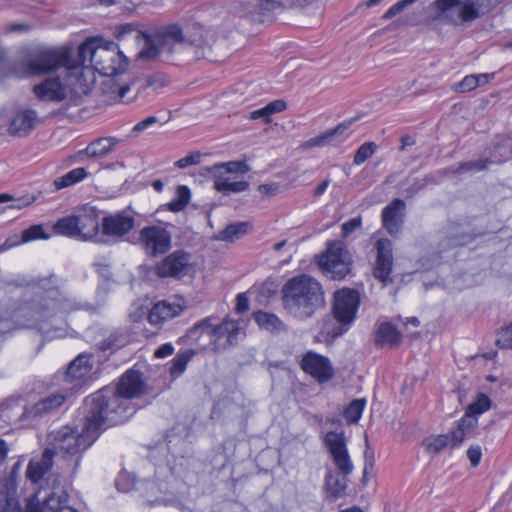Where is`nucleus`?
Masks as SVG:
<instances>
[{
	"instance_id": "57",
	"label": "nucleus",
	"mask_w": 512,
	"mask_h": 512,
	"mask_svg": "<svg viewBox=\"0 0 512 512\" xmlns=\"http://www.w3.org/2000/svg\"><path fill=\"white\" fill-rule=\"evenodd\" d=\"M362 224V220L360 217H355L349 219L347 222L342 224V237L347 238L351 235L356 229H358Z\"/></svg>"
},
{
	"instance_id": "32",
	"label": "nucleus",
	"mask_w": 512,
	"mask_h": 512,
	"mask_svg": "<svg viewBox=\"0 0 512 512\" xmlns=\"http://www.w3.org/2000/svg\"><path fill=\"white\" fill-rule=\"evenodd\" d=\"M400 338L401 335L397 328L389 322H384L376 330L375 344L377 346L394 345L400 341Z\"/></svg>"
},
{
	"instance_id": "28",
	"label": "nucleus",
	"mask_w": 512,
	"mask_h": 512,
	"mask_svg": "<svg viewBox=\"0 0 512 512\" xmlns=\"http://www.w3.org/2000/svg\"><path fill=\"white\" fill-rule=\"evenodd\" d=\"M478 425V420L475 417L469 415L462 416L457 421V426L453 429L449 435L450 447H459L466 437L470 436Z\"/></svg>"
},
{
	"instance_id": "33",
	"label": "nucleus",
	"mask_w": 512,
	"mask_h": 512,
	"mask_svg": "<svg viewBox=\"0 0 512 512\" xmlns=\"http://www.w3.org/2000/svg\"><path fill=\"white\" fill-rule=\"evenodd\" d=\"M130 342L129 335L122 330L111 332L106 338L99 342L98 347L102 351H117Z\"/></svg>"
},
{
	"instance_id": "46",
	"label": "nucleus",
	"mask_w": 512,
	"mask_h": 512,
	"mask_svg": "<svg viewBox=\"0 0 512 512\" xmlns=\"http://www.w3.org/2000/svg\"><path fill=\"white\" fill-rule=\"evenodd\" d=\"M496 345L500 349L512 350V321L498 331Z\"/></svg>"
},
{
	"instance_id": "24",
	"label": "nucleus",
	"mask_w": 512,
	"mask_h": 512,
	"mask_svg": "<svg viewBox=\"0 0 512 512\" xmlns=\"http://www.w3.org/2000/svg\"><path fill=\"white\" fill-rule=\"evenodd\" d=\"M54 464L53 451L46 448L40 458H33L29 461L26 476L32 483H38L48 477Z\"/></svg>"
},
{
	"instance_id": "64",
	"label": "nucleus",
	"mask_w": 512,
	"mask_h": 512,
	"mask_svg": "<svg viewBox=\"0 0 512 512\" xmlns=\"http://www.w3.org/2000/svg\"><path fill=\"white\" fill-rule=\"evenodd\" d=\"M39 502L35 501L34 498H29L26 500L25 511L24 512H40Z\"/></svg>"
},
{
	"instance_id": "63",
	"label": "nucleus",
	"mask_w": 512,
	"mask_h": 512,
	"mask_svg": "<svg viewBox=\"0 0 512 512\" xmlns=\"http://www.w3.org/2000/svg\"><path fill=\"white\" fill-rule=\"evenodd\" d=\"M236 311L238 313L246 312L249 309V300L245 294H238L236 297Z\"/></svg>"
},
{
	"instance_id": "7",
	"label": "nucleus",
	"mask_w": 512,
	"mask_h": 512,
	"mask_svg": "<svg viewBox=\"0 0 512 512\" xmlns=\"http://www.w3.org/2000/svg\"><path fill=\"white\" fill-rule=\"evenodd\" d=\"M317 264L324 275L339 281L351 273L353 260L343 242L335 240L327 244V249L318 258Z\"/></svg>"
},
{
	"instance_id": "34",
	"label": "nucleus",
	"mask_w": 512,
	"mask_h": 512,
	"mask_svg": "<svg viewBox=\"0 0 512 512\" xmlns=\"http://www.w3.org/2000/svg\"><path fill=\"white\" fill-rule=\"evenodd\" d=\"M53 230L56 234L79 240L78 225L76 215H69L60 218L54 225Z\"/></svg>"
},
{
	"instance_id": "27",
	"label": "nucleus",
	"mask_w": 512,
	"mask_h": 512,
	"mask_svg": "<svg viewBox=\"0 0 512 512\" xmlns=\"http://www.w3.org/2000/svg\"><path fill=\"white\" fill-rule=\"evenodd\" d=\"M79 240H92L98 236L99 221L94 209L76 215Z\"/></svg>"
},
{
	"instance_id": "56",
	"label": "nucleus",
	"mask_w": 512,
	"mask_h": 512,
	"mask_svg": "<svg viewBox=\"0 0 512 512\" xmlns=\"http://www.w3.org/2000/svg\"><path fill=\"white\" fill-rule=\"evenodd\" d=\"M201 154L199 152H193L189 155L179 159L175 165L178 168L184 169L192 165H196L200 162Z\"/></svg>"
},
{
	"instance_id": "13",
	"label": "nucleus",
	"mask_w": 512,
	"mask_h": 512,
	"mask_svg": "<svg viewBox=\"0 0 512 512\" xmlns=\"http://www.w3.org/2000/svg\"><path fill=\"white\" fill-rule=\"evenodd\" d=\"M45 486L46 487L41 485V491L38 493L41 494L42 491L44 492L42 503H39L40 512L57 511L60 508L68 506L67 502L69 495L59 474L48 475L45 479ZM32 498H34L35 501L40 502L36 499L37 495Z\"/></svg>"
},
{
	"instance_id": "4",
	"label": "nucleus",
	"mask_w": 512,
	"mask_h": 512,
	"mask_svg": "<svg viewBox=\"0 0 512 512\" xmlns=\"http://www.w3.org/2000/svg\"><path fill=\"white\" fill-rule=\"evenodd\" d=\"M281 301L285 312L298 321H307L325 307L321 283L307 274L288 279L281 289Z\"/></svg>"
},
{
	"instance_id": "60",
	"label": "nucleus",
	"mask_w": 512,
	"mask_h": 512,
	"mask_svg": "<svg viewBox=\"0 0 512 512\" xmlns=\"http://www.w3.org/2000/svg\"><path fill=\"white\" fill-rule=\"evenodd\" d=\"M266 106H267V109H268L270 115H272L274 113H279V112L284 111L287 108V103L282 99H277V100L271 101Z\"/></svg>"
},
{
	"instance_id": "55",
	"label": "nucleus",
	"mask_w": 512,
	"mask_h": 512,
	"mask_svg": "<svg viewBox=\"0 0 512 512\" xmlns=\"http://www.w3.org/2000/svg\"><path fill=\"white\" fill-rule=\"evenodd\" d=\"M21 466H22V462L20 460L16 461L15 464L13 465L11 471L9 472V474L0 478V482H5V483L11 482L14 485L15 490H17V487H18L17 479L19 476Z\"/></svg>"
},
{
	"instance_id": "31",
	"label": "nucleus",
	"mask_w": 512,
	"mask_h": 512,
	"mask_svg": "<svg viewBox=\"0 0 512 512\" xmlns=\"http://www.w3.org/2000/svg\"><path fill=\"white\" fill-rule=\"evenodd\" d=\"M254 320L263 330L279 334L287 331L286 324L274 313L258 311L254 313Z\"/></svg>"
},
{
	"instance_id": "2",
	"label": "nucleus",
	"mask_w": 512,
	"mask_h": 512,
	"mask_svg": "<svg viewBox=\"0 0 512 512\" xmlns=\"http://www.w3.org/2000/svg\"><path fill=\"white\" fill-rule=\"evenodd\" d=\"M132 33L135 34V39L144 40L143 48L138 55L140 59H160L172 64L182 61L183 55L193 48H211L215 42L214 32L198 23H173L161 26L150 34L139 31L135 25L127 23L116 28L115 36L117 39H123Z\"/></svg>"
},
{
	"instance_id": "36",
	"label": "nucleus",
	"mask_w": 512,
	"mask_h": 512,
	"mask_svg": "<svg viewBox=\"0 0 512 512\" xmlns=\"http://www.w3.org/2000/svg\"><path fill=\"white\" fill-rule=\"evenodd\" d=\"M195 351L192 349H188L182 352H178L176 356L171 360V365L169 368L170 375L173 378L179 377L187 367V364L194 357Z\"/></svg>"
},
{
	"instance_id": "61",
	"label": "nucleus",
	"mask_w": 512,
	"mask_h": 512,
	"mask_svg": "<svg viewBox=\"0 0 512 512\" xmlns=\"http://www.w3.org/2000/svg\"><path fill=\"white\" fill-rule=\"evenodd\" d=\"M174 352V347L171 343H165L161 346H159L155 352H154V356L156 358H165L167 356H170L172 355Z\"/></svg>"
},
{
	"instance_id": "26",
	"label": "nucleus",
	"mask_w": 512,
	"mask_h": 512,
	"mask_svg": "<svg viewBox=\"0 0 512 512\" xmlns=\"http://www.w3.org/2000/svg\"><path fill=\"white\" fill-rule=\"evenodd\" d=\"M348 475L336 473L328 469L325 474L324 487L327 492V500L333 502L344 496L348 486Z\"/></svg>"
},
{
	"instance_id": "42",
	"label": "nucleus",
	"mask_w": 512,
	"mask_h": 512,
	"mask_svg": "<svg viewBox=\"0 0 512 512\" xmlns=\"http://www.w3.org/2000/svg\"><path fill=\"white\" fill-rule=\"evenodd\" d=\"M423 446L430 454H437L450 446L449 435H437L428 437L423 441Z\"/></svg>"
},
{
	"instance_id": "5",
	"label": "nucleus",
	"mask_w": 512,
	"mask_h": 512,
	"mask_svg": "<svg viewBox=\"0 0 512 512\" xmlns=\"http://www.w3.org/2000/svg\"><path fill=\"white\" fill-rule=\"evenodd\" d=\"M98 46L94 40H86L78 47L77 60L72 59L71 51L67 48H47L40 50L24 63L23 71H15L17 75H45L64 67L69 78L75 76L77 70L87 60L94 66V54Z\"/></svg>"
},
{
	"instance_id": "18",
	"label": "nucleus",
	"mask_w": 512,
	"mask_h": 512,
	"mask_svg": "<svg viewBox=\"0 0 512 512\" xmlns=\"http://www.w3.org/2000/svg\"><path fill=\"white\" fill-rule=\"evenodd\" d=\"M92 367L90 355H78L70 362L65 373L62 375L63 381L69 385L66 388H73V393L78 390L82 386L83 379L90 374Z\"/></svg>"
},
{
	"instance_id": "41",
	"label": "nucleus",
	"mask_w": 512,
	"mask_h": 512,
	"mask_svg": "<svg viewBox=\"0 0 512 512\" xmlns=\"http://www.w3.org/2000/svg\"><path fill=\"white\" fill-rule=\"evenodd\" d=\"M249 226L250 224L248 222L230 224L220 232L219 239L227 242H233L234 239L238 238L240 235L245 234Z\"/></svg>"
},
{
	"instance_id": "44",
	"label": "nucleus",
	"mask_w": 512,
	"mask_h": 512,
	"mask_svg": "<svg viewBox=\"0 0 512 512\" xmlns=\"http://www.w3.org/2000/svg\"><path fill=\"white\" fill-rule=\"evenodd\" d=\"M249 187V182L247 181H234L232 183L226 184L224 182L215 181L214 188L224 195H229L230 193H238L247 190Z\"/></svg>"
},
{
	"instance_id": "48",
	"label": "nucleus",
	"mask_w": 512,
	"mask_h": 512,
	"mask_svg": "<svg viewBox=\"0 0 512 512\" xmlns=\"http://www.w3.org/2000/svg\"><path fill=\"white\" fill-rule=\"evenodd\" d=\"M22 242H30L37 239H47L49 235L45 233L42 225H33L22 232Z\"/></svg>"
},
{
	"instance_id": "52",
	"label": "nucleus",
	"mask_w": 512,
	"mask_h": 512,
	"mask_svg": "<svg viewBox=\"0 0 512 512\" xmlns=\"http://www.w3.org/2000/svg\"><path fill=\"white\" fill-rule=\"evenodd\" d=\"M281 7L282 3L279 0H259L257 5L258 13L263 16H267Z\"/></svg>"
},
{
	"instance_id": "11",
	"label": "nucleus",
	"mask_w": 512,
	"mask_h": 512,
	"mask_svg": "<svg viewBox=\"0 0 512 512\" xmlns=\"http://www.w3.org/2000/svg\"><path fill=\"white\" fill-rule=\"evenodd\" d=\"M94 56L96 58L94 68L104 76L113 77L122 74L129 65L128 58L114 42H108L103 46L99 45Z\"/></svg>"
},
{
	"instance_id": "40",
	"label": "nucleus",
	"mask_w": 512,
	"mask_h": 512,
	"mask_svg": "<svg viewBox=\"0 0 512 512\" xmlns=\"http://www.w3.org/2000/svg\"><path fill=\"white\" fill-rule=\"evenodd\" d=\"M491 407V400L490 398L484 394L480 393L478 394L476 400L469 404V406L466 409V412L464 415H469L470 417H475L477 415H480L486 411H488Z\"/></svg>"
},
{
	"instance_id": "39",
	"label": "nucleus",
	"mask_w": 512,
	"mask_h": 512,
	"mask_svg": "<svg viewBox=\"0 0 512 512\" xmlns=\"http://www.w3.org/2000/svg\"><path fill=\"white\" fill-rule=\"evenodd\" d=\"M365 404V399H354L351 401L343 412L346 421L350 424L357 423L362 416Z\"/></svg>"
},
{
	"instance_id": "35",
	"label": "nucleus",
	"mask_w": 512,
	"mask_h": 512,
	"mask_svg": "<svg viewBox=\"0 0 512 512\" xmlns=\"http://www.w3.org/2000/svg\"><path fill=\"white\" fill-rule=\"evenodd\" d=\"M87 175L88 173L85 168L78 167L69 171L63 176L56 178L53 182V185L55 186L56 190L67 188L81 182L87 177Z\"/></svg>"
},
{
	"instance_id": "45",
	"label": "nucleus",
	"mask_w": 512,
	"mask_h": 512,
	"mask_svg": "<svg viewBox=\"0 0 512 512\" xmlns=\"http://www.w3.org/2000/svg\"><path fill=\"white\" fill-rule=\"evenodd\" d=\"M377 149V145L374 142L363 143L355 152L353 163L355 165H361L368 158H370Z\"/></svg>"
},
{
	"instance_id": "29",
	"label": "nucleus",
	"mask_w": 512,
	"mask_h": 512,
	"mask_svg": "<svg viewBox=\"0 0 512 512\" xmlns=\"http://www.w3.org/2000/svg\"><path fill=\"white\" fill-rule=\"evenodd\" d=\"M18 498L17 490L10 483L0 482V512H24Z\"/></svg>"
},
{
	"instance_id": "16",
	"label": "nucleus",
	"mask_w": 512,
	"mask_h": 512,
	"mask_svg": "<svg viewBox=\"0 0 512 512\" xmlns=\"http://www.w3.org/2000/svg\"><path fill=\"white\" fill-rule=\"evenodd\" d=\"M376 259L373 269L374 277L380 282L392 283L393 244L388 238H380L375 243Z\"/></svg>"
},
{
	"instance_id": "62",
	"label": "nucleus",
	"mask_w": 512,
	"mask_h": 512,
	"mask_svg": "<svg viewBox=\"0 0 512 512\" xmlns=\"http://www.w3.org/2000/svg\"><path fill=\"white\" fill-rule=\"evenodd\" d=\"M270 113L267 109V106H264L263 108L254 110L250 113V119L257 120V119H263L265 123H270Z\"/></svg>"
},
{
	"instance_id": "25",
	"label": "nucleus",
	"mask_w": 512,
	"mask_h": 512,
	"mask_svg": "<svg viewBox=\"0 0 512 512\" xmlns=\"http://www.w3.org/2000/svg\"><path fill=\"white\" fill-rule=\"evenodd\" d=\"M250 168L244 161H229L218 163L211 167H207L206 171L213 177L214 182L220 181L229 184L232 183L233 174H246Z\"/></svg>"
},
{
	"instance_id": "21",
	"label": "nucleus",
	"mask_w": 512,
	"mask_h": 512,
	"mask_svg": "<svg viewBox=\"0 0 512 512\" xmlns=\"http://www.w3.org/2000/svg\"><path fill=\"white\" fill-rule=\"evenodd\" d=\"M405 202L396 198L382 210L383 227L391 236H396L402 230L404 223Z\"/></svg>"
},
{
	"instance_id": "54",
	"label": "nucleus",
	"mask_w": 512,
	"mask_h": 512,
	"mask_svg": "<svg viewBox=\"0 0 512 512\" xmlns=\"http://www.w3.org/2000/svg\"><path fill=\"white\" fill-rule=\"evenodd\" d=\"M146 502L149 506L164 505V506H175V507L179 508L180 510L185 509V506L179 500H177L175 498H166V497L155 498V499L147 498Z\"/></svg>"
},
{
	"instance_id": "49",
	"label": "nucleus",
	"mask_w": 512,
	"mask_h": 512,
	"mask_svg": "<svg viewBox=\"0 0 512 512\" xmlns=\"http://www.w3.org/2000/svg\"><path fill=\"white\" fill-rule=\"evenodd\" d=\"M493 161L488 158L478 159L474 161L461 162L458 171H483L488 168V165Z\"/></svg>"
},
{
	"instance_id": "9",
	"label": "nucleus",
	"mask_w": 512,
	"mask_h": 512,
	"mask_svg": "<svg viewBox=\"0 0 512 512\" xmlns=\"http://www.w3.org/2000/svg\"><path fill=\"white\" fill-rule=\"evenodd\" d=\"M138 245L150 259L165 255L172 248V233L161 225H148L140 229Z\"/></svg>"
},
{
	"instance_id": "58",
	"label": "nucleus",
	"mask_w": 512,
	"mask_h": 512,
	"mask_svg": "<svg viewBox=\"0 0 512 512\" xmlns=\"http://www.w3.org/2000/svg\"><path fill=\"white\" fill-rule=\"evenodd\" d=\"M158 122V118L156 116H149L145 118L144 120L138 122L132 129V133L138 134L140 132L145 131L152 125L156 124Z\"/></svg>"
},
{
	"instance_id": "50",
	"label": "nucleus",
	"mask_w": 512,
	"mask_h": 512,
	"mask_svg": "<svg viewBox=\"0 0 512 512\" xmlns=\"http://www.w3.org/2000/svg\"><path fill=\"white\" fill-rule=\"evenodd\" d=\"M479 87V81L476 78V75H467L465 76L458 84L455 86V90L457 92H470Z\"/></svg>"
},
{
	"instance_id": "8",
	"label": "nucleus",
	"mask_w": 512,
	"mask_h": 512,
	"mask_svg": "<svg viewBox=\"0 0 512 512\" xmlns=\"http://www.w3.org/2000/svg\"><path fill=\"white\" fill-rule=\"evenodd\" d=\"M360 302V294L356 289L342 288L334 293L332 313L341 326L337 332H334V337L342 335L354 322Z\"/></svg>"
},
{
	"instance_id": "22",
	"label": "nucleus",
	"mask_w": 512,
	"mask_h": 512,
	"mask_svg": "<svg viewBox=\"0 0 512 512\" xmlns=\"http://www.w3.org/2000/svg\"><path fill=\"white\" fill-rule=\"evenodd\" d=\"M184 310L180 301L163 300L156 303L148 313L147 319L151 325L160 326L168 320L179 316Z\"/></svg>"
},
{
	"instance_id": "3",
	"label": "nucleus",
	"mask_w": 512,
	"mask_h": 512,
	"mask_svg": "<svg viewBox=\"0 0 512 512\" xmlns=\"http://www.w3.org/2000/svg\"><path fill=\"white\" fill-rule=\"evenodd\" d=\"M27 285L32 286L36 298L30 304L19 308L13 317L15 322L22 327L38 328L40 331H44L40 322L55 316L59 312L70 313L85 310L91 313H99L106 302L107 291L102 288L97 289L98 300L95 304L78 301L60 289L54 274L33 279Z\"/></svg>"
},
{
	"instance_id": "20",
	"label": "nucleus",
	"mask_w": 512,
	"mask_h": 512,
	"mask_svg": "<svg viewBox=\"0 0 512 512\" xmlns=\"http://www.w3.org/2000/svg\"><path fill=\"white\" fill-rule=\"evenodd\" d=\"M354 119L346 120L336 127L325 131L324 133L317 135L307 140L304 144V148L323 147L326 145H337L344 142L348 138V129L353 124Z\"/></svg>"
},
{
	"instance_id": "51",
	"label": "nucleus",
	"mask_w": 512,
	"mask_h": 512,
	"mask_svg": "<svg viewBox=\"0 0 512 512\" xmlns=\"http://www.w3.org/2000/svg\"><path fill=\"white\" fill-rule=\"evenodd\" d=\"M23 398L20 395H13L11 397L6 398L0 403V412L3 416L10 417L9 415H5L6 412L13 411L16 408L21 406Z\"/></svg>"
},
{
	"instance_id": "1",
	"label": "nucleus",
	"mask_w": 512,
	"mask_h": 512,
	"mask_svg": "<svg viewBox=\"0 0 512 512\" xmlns=\"http://www.w3.org/2000/svg\"><path fill=\"white\" fill-rule=\"evenodd\" d=\"M145 393L142 373L129 369L115 386H106L84 400V423L81 432L71 426H63L51 433L53 456L73 460L72 473L80 467L83 453L93 445L108 426L125 423L137 407L133 400Z\"/></svg>"
},
{
	"instance_id": "15",
	"label": "nucleus",
	"mask_w": 512,
	"mask_h": 512,
	"mask_svg": "<svg viewBox=\"0 0 512 512\" xmlns=\"http://www.w3.org/2000/svg\"><path fill=\"white\" fill-rule=\"evenodd\" d=\"M191 254L183 249L175 250L164 256L154 266V273L159 278H181L187 273Z\"/></svg>"
},
{
	"instance_id": "53",
	"label": "nucleus",
	"mask_w": 512,
	"mask_h": 512,
	"mask_svg": "<svg viewBox=\"0 0 512 512\" xmlns=\"http://www.w3.org/2000/svg\"><path fill=\"white\" fill-rule=\"evenodd\" d=\"M416 0H400L393 4L383 15V19L388 20L400 14L407 6L413 4Z\"/></svg>"
},
{
	"instance_id": "43",
	"label": "nucleus",
	"mask_w": 512,
	"mask_h": 512,
	"mask_svg": "<svg viewBox=\"0 0 512 512\" xmlns=\"http://www.w3.org/2000/svg\"><path fill=\"white\" fill-rule=\"evenodd\" d=\"M35 54H33L29 59H26L22 62H19V63H14L9 71H6L5 70V60H6V50L4 47H2L0 45V74L2 76V78H5V77H8L10 75H13V76H16L18 78H24V77H32L33 75H23V76H19L17 75V73L15 71H20L22 72L24 67V63L29 61Z\"/></svg>"
},
{
	"instance_id": "10",
	"label": "nucleus",
	"mask_w": 512,
	"mask_h": 512,
	"mask_svg": "<svg viewBox=\"0 0 512 512\" xmlns=\"http://www.w3.org/2000/svg\"><path fill=\"white\" fill-rule=\"evenodd\" d=\"M72 395L73 388L63 387L58 392L51 393L32 405L24 406L17 420L21 425H32L61 407Z\"/></svg>"
},
{
	"instance_id": "12",
	"label": "nucleus",
	"mask_w": 512,
	"mask_h": 512,
	"mask_svg": "<svg viewBox=\"0 0 512 512\" xmlns=\"http://www.w3.org/2000/svg\"><path fill=\"white\" fill-rule=\"evenodd\" d=\"M34 95L39 101L59 103L69 98L71 105H79L81 97L69 89V84L59 76L49 77L33 86Z\"/></svg>"
},
{
	"instance_id": "38",
	"label": "nucleus",
	"mask_w": 512,
	"mask_h": 512,
	"mask_svg": "<svg viewBox=\"0 0 512 512\" xmlns=\"http://www.w3.org/2000/svg\"><path fill=\"white\" fill-rule=\"evenodd\" d=\"M191 198L190 189L187 186L177 187L175 197L166 205L169 211L180 212L186 208Z\"/></svg>"
},
{
	"instance_id": "37",
	"label": "nucleus",
	"mask_w": 512,
	"mask_h": 512,
	"mask_svg": "<svg viewBox=\"0 0 512 512\" xmlns=\"http://www.w3.org/2000/svg\"><path fill=\"white\" fill-rule=\"evenodd\" d=\"M191 198L190 189L187 186L177 187L175 197L166 205L169 211L180 212L186 208Z\"/></svg>"
},
{
	"instance_id": "23",
	"label": "nucleus",
	"mask_w": 512,
	"mask_h": 512,
	"mask_svg": "<svg viewBox=\"0 0 512 512\" xmlns=\"http://www.w3.org/2000/svg\"><path fill=\"white\" fill-rule=\"evenodd\" d=\"M38 117L35 110L17 112L9 121L8 133L14 137H26L35 128Z\"/></svg>"
},
{
	"instance_id": "17",
	"label": "nucleus",
	"mask_w": 512,
	"mask_h": 512,
	"mask_svg": "<svg viewBox=\"0 0 512 512\" xmlns=\"http://www.w3.org/2000/svg\"><path fill=\"white\" fill-rule=\"evenodd\" d=\"M301 369L313 377L318 383H326L334 376V368L329 358L316 352H307L301 362Z\"/></svg>"
},
{
	"instance_id": "6",
	"label": "nucleus",
	"mask_w": 512,
	"mask_h": 512,
	"mask_svg": "<svg viewBox=\"0 0 512 512\" xmlns=\"http://www.w3.org/2000/svg\"><path fill=\"white\" fill-rule=\"evenodd\" d=\"M212 320V317H206L195 323L189 329L187 337L191 340H197L205 334L208 336L210 343L214 344L216 350L226 349L237 343L238 335L241 333L237 322L225 319L222 323L216 325L212 323Z\"/></svg>"
},
{
	"instance_id": "59",
	"label": "nucleus",
	"mask_w": 512,
	"mask_h": 512,
	"mask_svg": "<svg viewBox=\"0 0 512 512\" xmlns=\"http://www.w3.org/2000/svg\"><path fill=\"white\" fill-rule=\"evenodd\" d=\"M467 456H468L472 466H474V467L477 466L480 463L481 456H482L480 446H471L467 450Z\"/></svg>"
},
{
	"instance_id": "30",
	"label": "nucleus",
	"mask_w": 512,
	"mask_h": 512,
	"mask_svg": "<svg viewBox=\"0 0 512 512\" xmlns=\"http://www.w3.org/2000/svg\"><path fill=\"white\" fill-rule=\"evenodd\" d=\"M120 142L115 137H103L92 141L85 149L79 151L78 155H87L88 157H102L110 153L113 148Z\"/></svg>"
},
{
	"instance_id": "47",
	"label": "nucleus",
	"mask_w": 512,
	"mask_h": 512,
	"mask_svg": "<svg viewBox=\"0 0 512 512\" xmlns=\"http://www.w3.org/2000/svg\"><path fill=\"white\" fill-rule=\"evenodd\" d=\"M471 239L470 235L450 231L447 233V239L441 243L444 248H452L465 245Z\"/></svg>"
},
{
	"instance_id": "19",
	"label": "nucleus",
	"mask_w": 512,
	"mask_h": 512,
	"mask_svg": "<svg viewBox=\"0 0 512 512\" xmlns=\"http://www.w3.org/2000/svg\"><path fill=\"white\" fill-rule=\"evenodd\" d=\"M135 226V219L127 211H120L102 219V233L107 236L122 237Z\"/></svg>"
},
{
	"instance_id": "14",
	"label": "nucleus",
	"mask_w": 512,
	"mask_h": 512,
	"mask_svg": "<svg viewBox=\"0 0 512 512\" xmlns=\"http://www.w3.org/2000/svg\"><path fill=\"white\" fill-rule=\"evenodd\" d=\"M324 445L337 469L335 472L350 475L353 472L354 465L348 453L344 432L329 431L325 435Z\"/></svg>"
}]
</instances>
